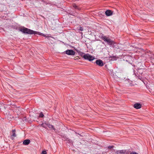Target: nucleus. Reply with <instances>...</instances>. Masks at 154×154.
<instances>
[{"instance_id":"nucleus-1","label":"nucleus","mask_w":154,"mask_h":154,"mask_svg":"<svg viewBox=\"0 0 154 154\" xmlns=\"http://www.w3.org/2000/svg\"><path fill=\"white\" fill-rule=\"evenodd\" d=\"M20 30L23 32L25 33H27L29 34H38L40 35H42V33H41V34H39V32L33 31L26 28H24L22 29H21Z\"/></svg>"},{"instance_id":"nucleus-2","label":"nucleus","mask_w":154,"mask_h":154,"mask_svg":"<svg viewBox=\"0 0 154 154\" xmlns=\"http://www.w3.org/2000/svg\"><path fill=\"white\" fill-rule=\"evenodd\" d=\"M101 38L104 41L106 42L109 45H111L113 43V42L112 40L106 36H102Z\"/></svg>"},{"instance_id":"nucleus-3","label":"nucleus","mask_w":154,"mask_h":154,"mask_svg":"<svg viewBox=\"0 0 154 154\" xmlns=\"http://www.w3.org/2000/svg\"><path fill=\"white\" fill-rule=\"evenodd\" d=\"M83 57L85 60H88L89 61L93 60L95 59L94 57L88 54H85Z\"/></svg>"},{"instance_id":"nucleus-4","label":"nucleus","mask_w":154,"mask_h":154,"mask_svg":"<svg viewBox=\"0 0 154 154\" xmlns=\"http://www.w3.org/2000/svg\"><path fill=\"white\" fill-rule=\"evenodd\" d=\"M66 54L70 55H75V52L72 50H68L66 51Z\"/></svg>"},{"instance_id":"nucleus-5","label":"nucleus","mask_w":154,"mask_h":154,"mask_svg":"<svg viewBox=\"0 0 154 154\" xmlns=\"http://www.w3.org/2000/svg\"><path fill=\"white\" fill-rule=\"evenodd\" d=\"M96 63L97 65L100 66H102L104 65L103 62L102 60L100 59L97 60L96 61Z\"/></svg>"},{"instance_id":"nucleus-6","label":"nucleus","mask_w":154,"mask_h":154,"mask_svg":"<svg viewBox=\"0 0 154 154\" xmlns=\"http://www.w3.org/2000/svg\"><path fill=\"white\" fill-rule=\"evenodd\" d=\"M116 154H126V150H119L116 152Z\"/></svg>"},{"instance_id":"nucleus-7","label":"nucleus","mask_w":154,"mask_h":154,"mask_svg":"<svg viewBox=\"0 0 154 154\" xmlns=\"http://www.w3.org/2000/svg\"><path fill=\"white\" fill-rule=\"evenodd\" d=\"M113 12L110 10H107L105 12L106 15L108 16H110L112 14Z\"/></svg>"},{"instance_id":"nucleus-8","label":"nucleus","mask_w":154,"mask_h":154,"mask_svg":"<svg viewBox=\"0 0 154 154\" xmlns=\"http://www.w3.org/2000/svg\"><path fill=\"white\" fill-rule=\"evenodd\" d=\"M141 105L139 103H135L134 105V107L136 109H139L141 108Z\"/></svg>"},{"instance_id":"nucleus-9","label":"nucleus","mask_w":154,"mask_h":154,"mask_svg":"<svg viewBox=\"0 0 154 154\" xmlns=\"http://www.w3.org/2000/svg\"><path fill=\"white\" fill-rule=\"evenodd\" d=\"M47 125L49 128H50L51 130H55V129L54 128V126L48 123H47Z\"/></svg>"},{"instance_id":"nucleus-10","label":"nucleus","mask_w":154,"mask_h":154,"mask_svg":"<svg viewBox=\"0 0 154 154\" xmlns=\"http://www.w3.org/2000/svg\"><path fill=\"white\" fill-rule=\"evenodd\" d=\"M30 143V140L29 139L24 140L23 142V143L24 145H28Z\"/></svg>"},{"instance_id":"nucleus-11","label":"nucleus","mask_w":154,"mask_h":154,"mask_svg":"<svg viewBox=\"0 0 154 154\" xmlns=\"http://www.w3.org/2000/svg\"><path fill=\"white\" fill-rule=\"evenodd\" d=\"M15 130H13L12 131V135H11L12 137H15L16 136V134H15Z\"/></svg>"},{"instance_id":"nucleus-12","label":"nucleus","mask_w":154,"mask_h":154,"mask_svg":"<svg viewBox=\"0 0 154 154\" xmlns=\"http://www.w3.org/2000/svg\"><path fill=\"white\" fill-rule=\"evenodd\" d=\"M47 123H42L41 125V126L45 128H47Z\"/></svg>"},{"instance_id":"nucleus-13","label":"nucleus","mask_w":154,"mask_h":154,"mask_svg":"<svg viewBox=\"0 0 154 154\" xmlns=\"http://www.w3.org/2000/svg\"><path fill=\"white\" fill-rule=\"evenodd\" d=\"M44 116V115L42 113V112H41L40 113L39 117H42H42H43Z\"/></svg>"},{"instance_id":"nucleus-14","label":"nucleus","mask_w":154,"mask_h":154,"mask_svg":"<svg viewBox=\"0 0 154 154\" xmlns=\"http://www.w3.org/2000/svg\"><path fill=\"white\" fill-rule=\"evenodd\" d=\"M42 154H47V152L45 151H43L42 152Z\"/></svg>"},{"instance_id":"nucleus-15","label":"nucleus","mask_w":154,"mask_h":154,"mask_svg":"<svg viewBox=\"0 0 154 154\" xmlns=\"http://www.w3.org/2000/svg\"><path fill=\"white\" fill-rule=\"evenodd\" d=\"M42 35L43 36H44L45 37H46L47 38H49L50 37V36H47V35H44V34H43Z\"/></svg>"},{"instance_id":"nucleus-16","label":"nucleus","mask_w":154,"mask_h":154,"mask_svg":"<svg viewBox=\"0 0 154 154\" xmlns=\"http://www.w3.org/2000/svg\"><path fill=\"white\" fill-rule=\"evenodd\" d=\"M83 28L82 27H80L79 30L80 31H83Z\"/></svg>"},{"instance_id":"nucleus-17","label":"nucleus","mask_w":154,"mask_h":154,"mask_svg":"<svg viewBox=\"0 0 154 154\" xmlns=\"http://www.w3.org/2000/svg\"><path fill=\"white\" fill-rule=\"evenodd\" d=\"M73 7L75 8H76L77 7V6L75 5H74Z\"/></svg>"},{"instance_id":"nucleus-18","label":"nucleus","mask_w":154,"mask_h":154,"mask_svg":"<svg viewBox=\"0 0 154 154\" xmlns=\"http://www.w3.org/2000/svg\"><path fill=\"white\" fill-rule=\"evenodd\" d=\"M112 146H109L108 147V148L109 149H111V148H112Z\"/></svg>"}]
</instances>
